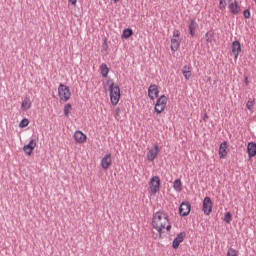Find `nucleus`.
<instances>
[{"mask_svg":"<svg viewBox=\"0 0 256 256\" xmlns=\"http://www.w3.org/2000/svg\"><path fill=\"white\" fill-rule=\"evenodd\" d=\"M167 223H169V215L165 211L160 210L153 215L152 225L158 231L160 237Z\"/></svg>","mask_w":256,"mask_h":256,"instance_id":"nucleus-1","label":"nucleus"},{"mask_svg":"<svg viewBox=\"0 0 256 256\" xmlns=\"http://www.w3.org/2000/svg\"><path fill=\"white\" fill-rule=\"evenodd\" d=\"M106 83L109 85L111 104L117 105V103H119V99H121V88H119V84H115L111 79L107 80Z\"/></svg>","mask_w":256,"mask_h":256,"instance_id":"nucleus-2","label":"nucleus"},{"mask_svg":"<svg viewBox=\"0 0 256 256\" xmlns=\"http://www.w3.org/2000/svg\"><path fill=\"white\" fill-rule=\"evenodd\" d=\"M58 95L61 101L67 102L71 99V89L63 83L58 87Z\"/></svg>","mask_w":256,"mask_h":256,"instance_id":"nucleus-3","label":"nucleus"},{"mask_svg":"<svg viewBox=\"0 0 256 256\" xmlns=\"http://www.w3.org/2000/svg\"><path fill=\"white\" fill-rule=\"evenodd\" d=\"M149 186L153 195L159 193V191H161V178H159V176H153L150 179Z\"/></svg>","mask_w":256,"mask_h":256,"instance_id":"nucleus-4","label":"nucleus"},{"mask_svg":"<svg viewBox=\"0 0 256 256\" xmlns=\"http://www.w3.org/2000/svg\"><path fill=\"white\" fill-rule=\"evenodd\" d=\"M202 211L204 215H211L213 213V201L209 196H206L202 202Z\"/></svg>","mask_w":256,"mask_h":256,"instance_id":"nucleus-5","label":"nucleus"},{"mask_svg":"<svg viewBox=\"0 0 256 256\" xmlns=\"http://www.w3.org/2000/svg\"><path fill=\"white\" fill-rule=\"evenodd\" d=\"M191 213V203L189 201H183L179 207L180 217H187Z\"/></svg>","mask_w":256,"mask_h":256,"instance_id":"nucleus-6","label":"nucleus"},{"mask_svg":"<svg viewBox=\"0 0 256 256\" xmlns=\"http://www.w3.org/2000/svg\"><path fill=\"white\" fill-rule=\"evenodd\" d=\"M186 234L185 232H180L172 242L173 249H179V245L185 241Z\"/></svg>","mask_w":256,"mask_h":256,"instance_id":"nucleus-7","label":"nucleus"},{"mask_svg":"<svg viewBox=\"0 0 256 256\" xmlns=\"http://www.w3.org/2000/svg\"><path fill=\"white\" fill-rule=\"evenodd\" d=\"M35 147H37V142H35L34 139L30 140L28 144L24 145L23 151L26 153V155H32L33 151L35 150Z\"/></svg>","mask_w":256,"mask_h":256,"instance_id":"nucleus-8","label":"nucleus"},{"mask_svg":"<svg viewBox=\"0 0 256 256\" xmlns=\"http://www.w3.org/2000/svg\"><path fill=\"white\" fill-rule=\"evenodd\" d=\"M157 155H159V145L155 144L154 148L149 150L147 153L148 161H155V159H157Z\"/></svg>","mask_w":256,"mask_h":256,"instance_id":"nucleus-9","label":"nucleus"},{"mask_svg":"<svg viewBox=\"0 0 256 256\" xmlns=\"http://www.w3.org/2000/svg\"><path fill=\"white\" fill-rule=\"evenodd\" d=\"M148 96L152 100L155 99V97H159V87L155 84L150 85L148 88Z\"/></svg>","mask_w":256,"mask_h":256,"instance_id":"nucleus-10","label":"nucleus"},{"mask_svg":"<svg viewBox=\"0 0 256 256\" xmlns=\"http://www.w3.org/2000/svg\"><path fill=\"white\" fill-rule=\"evenodd\" d=\"M111 165H112V160H111V154L109 153L102 158L101 167L102 169H104V171H107V169H109Z\"/></svg>","mask_w":256,"mask_h":256,"instance_id":"nucleus-11","label":"nucleus"},{"mask_svg":"<svg viewBox=\"0 0 256 256\" xmlns=\"http://www.w3.org/2000/svg\"><path fill=\"white\" fill-rule=\"evenodd\" d=\"M228 9L232 13V15H239L241 11V6H239V2L234 1L228 5Z\"/></svg>","mask_w":256,"mask_h":256,"instance_id":"nucleus-12","label":"nucleus"},{"mask_svg":"<svg viewBox=\"0 0 256 256\" xmlns=\"http://www.w3.org/2000/svg\"><path fill=\"white\" fill-rule=\"evenodd\" d=\"M232 53L234 55V59L239 57V53H241V42H239V40L232 42Z\"/></svg>","mask_w":256,"mask_h":256,"instance_id":"nucleus-13","label":"nucleus"},{"mask_svg":"<svg viewBox=\"0 0 256 256\" xmlns=\"http://www.w3.org/2000/svg\"><path fill=\"white\" fill-rule=\"evenodd\" d=\"M74 139L76 143H85L87 141V135H85V133L82 131L77 130L74 133Z\"/></svg>","mask_w":256,"mask_h":256,"instance_id":"nucleus-14","label":"nucleus"},{"mask_svg":"<svg viewBox=\"0 0 256 256\" xmlns=\"http://www.w3.org/2000/svg\"><path fill=\"white\" fill-rule=\"evenodd\" d=\"M247 153L249 159H252V157L256 156V143L255 142H249L247 145Z\"/></svg>","mask_w":256,"mask_h":256,"instance_id":"nucleus-15","label":"nucleus"},{"mask_svg":"<svg viewBox=\"0 0 256 256\" xmlns=\"http://www.w3.org/2000/svg\"><path fill=\"white\" fill-rule=\"evenodd\" d=\"M227 147H228L227 141H223L220 144V147H219V157H220V159H225L227 157Z\"/></svg>","mask_w":256,"mask_h":256,"instance_id":"nucleus-16","label":"nucleus"},{"mask_svg":"<svg viewBox=\"0 0 256 256\" xmlns=\"http://www.w3.org/2000/svg\"><path fill=\"white\" fill-rule=\"evenodd\" d=\"M197 27H199V24H197V21H195V19H192L188 25L189 34L191 35V37H195Z\"/></svg>","mask_w":256,"mask_h":256,"instance_id":"nucleus-17","label":"nucleus"},{"mask_svg":"<svg viewBox=\"0 0 256 256\" xmlns=\"http://www.w3.org/2000/svg\"><path fill=\"white\" fill-rule=\"evenodd\" d=\"M21 109L22 111H29L31 109V98L29 96H25L21 104Z\"/></svg>","mask_w":256,"mask_h":256,"instance_id":"nucleus-18","label":"nucleus"},{"mask_svg":"<svg viewBox=\"0 0 256 256\" xmlns=\"http://www.w3.org/2000/svg\"><path fill=\"white\" fill-rule=\"evenodd\" d=\"M182 74L185 77V79L187 81H189L191 79V75H192V73H191V66H189V65L183 66Z\"/></svg>","mask_w":256,"mask_h":256,"instance_id":"nucleus-19","label":"nucleus"},{"mask_svg":"<svg viewBox=\"0 0 256 256\" xmlns=\"http://www.w3.org/2000/svg\"><path fill=\"white\" fill-rule=\"evenodd\" d=\"M157 107H164L166 108L167 107V96L165 95H162L160 96L157 101H156V108Z\"/></svg>","mask_w":256,"mask_h":256,"instance_id":"nucleus-20","label":"nucleus"},{"mask_svg":"<svg viewBox=\"0 0 256 256\" xmlns=\"http://www.w3.org/2000/svg\"><path fill=\"white\" fill-rule=\"evenodd\" d=\"M181 45V40L177 38L171 39V51L175 52L179 50V46Z\"/></svg>","mask_w":256,"mask_h":256,"instance_id":"nucleus-21","label":"nucleus"},{"mask_svg":"<svg viewBox=\"0 0 256 256\" xmlns=\"http://www.w3.org/2000/svg\"><path fill=\"white\" fill-rule=\"evenodd\" d=\"M130 37H133V29L125 28L122 32L121 38L122 39H130Z\"/></svg>","mask_w":256,"mask_h":256,"instance_id":"nucleus-22","label":"nucleus"},{"mask_svg":"<svg viewBox=\"0 0 256 256\" xmlns=\"http://www.w3.org/2000/svg\"><path fill=\"white\" fill-rule=\"evenodd\" d=\"M173 188L178 192L181 193L183 191V183L181 182V179H176L173 183Z\"/></svg>","mask_w":256,"mask_h":256,"instance_id":"nucleus-23","label":"nucleus"},{"mask_svg":"<svg viewBox=\"0 0 256 256\" xmlns=\"http://www.w3.org/2000/svg\"><path fill=\"white\" fill-rule=\"evenodd\" d=\"M100 71L102 77H107V75H109V67L107 66V64L100 65Z\"/></svg>","mask_w":256,"mask_h":256,"instance_id":"nucleus-24","label":"nucleus"},{"mask_svg":"<svg viewBox=\"0 0 256 256\" xmlns=\"http://www.w3.org/2000/svg\"><path fill=\"white\" fill-rule=\"evenodd\" d=\"M207 43H213V39H215V33L213 31H208L205 35Z\"/></svg>","mask_w":256,"mask_h":256,"instance_id":"nucleus-25","label":"nucleus"},{"mask_svg":"<svg viewBox=\"0 0 256 256\" xmlns=\"http://www.w3.org/2000/svg\"><path fill=\"white\" fill-rule=\"evenodd\" d=\"M224 221H225V223H227L229 225V223H231V221H233V214H231V212H226L224 214Z\"/></svg>","mask_w":256,"mask_h":256,"instance_id":"nucleus-26","label":"nucleus"},{"mask_svg":"<svg viewBox=\"0 0 256 256\" xmlns=\"http://www.w3.org/2000/svg\"><path fill=\"white\" fill-rule=\"evenodd\" d=\"M28 126H29V119L27 118H23L19 123L20 129H25V127H28Z\"/></svg>","mask_w":256,"mask_h":256,"instance_id":"nucleus-27","label":"nucleus"},{"mask_svg":"<svg viewBox=\"0 0 256 256\" xmlns=\"http://www.w3.org/2000/svg\"><path fill=\"white\" fill-rule=\"evenodd\" d=\"M255 105V99H249L246 103V107L249 111H253V106Z\"/></svg>","mask_w":256,"mask_h":256,"instance_id":"nucleus-28","label":"nucleus"},{"mask_svg":"<svg viewBox=\"0 0 256 256\" xmlns=\"http://www.w3.org/2000/svg\"><path fill=\"white\" fill-rule=\"evenodd\" d=\"M71 109H72V106L69 103L64 106L65 117H69V113H70Z\"/></svg>","mask_w":256,"mask_h":256,"instance_id":"nucleus-29","label":"nucleus"},{"mask_svg":"<svg viewBox=\"0 0 256 256\" xmlns=\"http://www.w3.org/2000/svg\"><path fill=\"white\" fill-rule=\"evenodd\" d=\"M227 256H239V251L235 250L234 248H229Z\"/></svg>","mask_w":256,"mask_h":256,"instance_id":"nucleus-30","label":"nucleus"},{"mask_svg":"<svg viewBox=\"0 0 256 256\" xmlns=\"http://www.w3.org/2000/svg\"><path fill=\"white\" fill-rule=\"evenodd\" d=\"M154 111L156 113H158V115H159V114L163 113V111H165V107H163V106L157 107V104H155Z\"/></svg>","mask_w":256,"mask_h":256,"instance_id":"nucleus-31","label":"nucleus"},{"mask_svg":"<svg viewBox=\"0 0 256 256\" xmlns=\"http://www.w3.org/2000/svg\"><path fill=\"white\" fill-rule=\"evenodd\" d=\"M226 7H227V2L220 0L219 1V9H221V11H223L226 9Z\"/></svg>","mask_w":256,"mask_h":256,"instance_id":"nucleus-32","label":"nucleus"},{"mask_svg":"<svg viewBox=\"0 0 256 256\" xmlns=\"http://www.w3.org/2000/svg\"><path fill=\"white\" fill-rule=\"evenodd\" d=\"M243 16L245 19H250L251 18V11L249 9H245L243 12Z\"/></svg>","mask_w":256,"mask_h":256,"instance_id":"nucleus-33","label":"nucleus"},{"mask_svg":"<svg viewBox=\"0 0 256 256\" xmlns=\"http://www.w3.org/2000/svg\"><path fill=\"white\" fill-rule=\"evenodd\" d=\"M177 37H181V32L179 30L173 31V39H177Z\"/></svg>","mask_w":256,"mask_h":256,"instance_id":"nucleus-34","label":"nucleus"},{"mask_svg":"<svg viewBox=\"0 0 256 256\" xmlns=\"http://www.w3.org/2000/svg\"><path fill=\"white\" fill-rule=\"evenodd\" d=\"M102 47H103L104 51H107V49H109V45L107 44V38H105Z\"/></svg>","mask_w":256,"mask_h":256,"instance_id":"nucleus-35","label":"nucleus"},{"mask_svg":"<svg viewBox=\"0 0 256 256\" xmlns=\"http://www.w3.org/2000/svg\"><path fill=\"white\" fill-rule=\"evenodd\" d=\"M245 85L248 86L249 85V77L248 76H245Z\"/></svg>","mask_w":256,"mask_h":256,"instance_id":"nucleus-36","label":"nucleus"},{"mask_svg":"<svg viewBox=\"0 0 256 256\" xmlns=\"http://www.w3.org/2000/svg\"><path fill=\"white\" fill-rule=\"evenodd\" d=\"M207 119H209V115H207V113H205L203 116V121H205V123H206Z\"/></svg>","mask_w":256,"mask_h":256,"instance_id":"nucleus-37","label":"nucleus"},{"mask_svg":"<svg viewBox=\"0 0 256 256\" xmlns=\"http://www.w3.org/2000/svg\"><path fill=\"white\" fill-rule=\"evenodd\" d=\"M71 5H77V0H68Z\"/></svg>","mask_w":256,"mask_h":256,"instance_id":"nucleus-38","label":"nucleus"},{"mask_svg":"<svg viewBox=\"0 0 256 256\" xmlns=\"http://www.w3.org/2000/svg\"><path fill=\"white\" fill-rule=\"evenodd\" d=\"M166 231H171V225L170 224L166 226Z\"/></svg>","mask_w":256,"mask_h":256,"instance_id":"nucleus-39","label":"nucleus"},{"mask_svg":"<svg viewBox=\"0 0 256 256\" xmlns=\"http://www.w3.org/2000/svg\"><path fill=\"white\" fill-rule=\"evenodd\" d=\"M121 112V108H116V113H120Z\"/></svg>","mask_w":256,"mask_h":256,"instance_id":"nucleus-40","label":"nucleus"},{"mask_svg":"<svg viewBox=\"0 0 256 256\" xmlns=\"http://www.w3.org/2000/svg\"><path fill=\"white\" fill-rule=\"evenodd\" d=\"M160 223H165V219H164V220L162 219V220L160 221Z\"/></svg>","mask_w":256,"mask_h":256,"instance_id":"nucleus-41","label":"nucleus"},{"mask_svg":"<svg viewBox=\"0 0 256 256\" xmlns=\"http://www.w3.org/2000/svg\"><path fill=\"white\" fill-rule=\"evenodd\" d=\"M113 1H114V3H118L119 0H113Z\"/></svg>","mask_w":256,"mask_h":256,"instance_id":"nucleus-42","label":"nucleus"},{"mask_svg":"<svg viewBox=\"0 0 256 256\" xmlns=\"http://www.w3.org/2000/svg\"><path fill=\"white\" fill-rule=\"evenodd\" d=\"M229 3H231V0H228Z\"/></svg>","mask_w":256,"mask_h":256,"instance_id":"nucleus-43","label":"nucleus"}]
</instances>
